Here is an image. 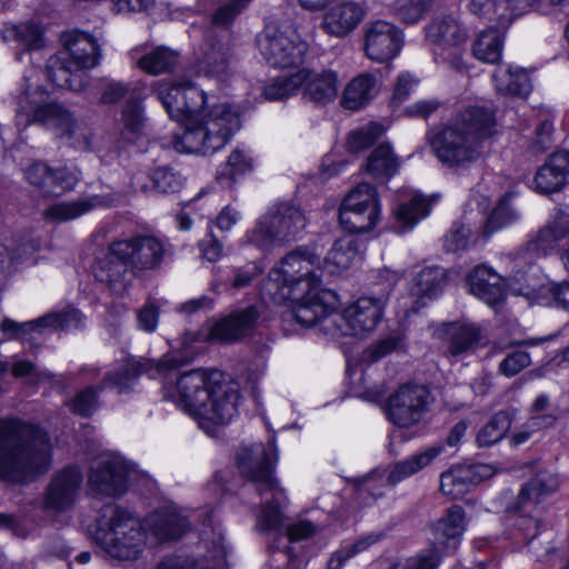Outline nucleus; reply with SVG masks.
<instances>
[{
	"label": "nucleus",
	"instance_id": "nucleus-1",
	"mask_svg": "<svg viewBox=\"0 0 569 569\" xmlns=\"http://www.w3.org/2000/svg\"><path fill=\"white\" fill-rule=\"evenodd\" d=\"M191 360V355L181 352H168L158 361L128 358L121 369L104 376L101 389L114 387L120 393L127 392L146 372L152 379L161 378L163 398L176 402L206 431L208 423H229L238 413L239 385L219 370L193 369L177 376Z\"/></svg>",
	"mask_w": 569,
	"mask_h": 569
},
{
	"label": "nucleus",
	"instance_id": "nucleus-2",
	"mask_svg": "<svg viewBox=\"0 0 569 569\" xmlns=\"http://www.w3.org/2000/svg\"><path fill=\"white\" fill-rule=\"evenodd\" d=\"M496 112L473 104L458 110L450 120L429 136L435 157L453 170H466L483 153V141L497 132Z\"/></svg>",
	"mask_w": 569,
	"mask_h": 569
},
{
	"label": "nucleus",
	"instance_id": "nucleus-3",
	"mask_svg": "<svg viewBox=\"0 0 569 569\" xmlns=\"http://www.w3.org/2000/svg\"><path fill=\"white\" fill-rule=\"evenodd\" d=\"M50 465L51 443L43 430L18 418H0V481L22 483Z\"/></svg>",
	"mask_w": 569,
	"mask_h": 569
},
{
	"label": "nucleus",
	"instance_id": "nucleus-4",
	"mask_svg": "<svg viewBox=\"0 0 569 569\" xmlns=\"http://www.w3.org/2000/svg\"><path fill=\"white\" fill-rule=\"evenodd\" d=\"M14 109V121L19 129L26 130L32 124L41 126L54 132L59 138L67 139L70 147L89 150L91 134L73 117V113L58 100L49 99V93L31 78L24 76L11 94Z\"/></svg>",
	"mask_w": 569,
	"mask_h": 569
},
{
	"label": "nucleus",
	"instance_id": "nucleus-5",
	"mask_svg": "<svg viewBox=\"0 0 569 569\" xmlns=\"http://www.w3.org/2000/svg\"><path fill=\"white\" fill-rule=\"evenodd\" d=\"M278 460L276 439L267 445L253 443L242 447L237 456L240 473L254 486L259 495L272 492V499L261 510L256 528L258 531L277 530L283 523L281 506L287 500L284 489L274 477Z\"/></svg>",
	"mask_w": 569,
	"mask_h": 569
},
{
	"label": "nucleus",
	"instance_id": "nucleus-6",
	"mask_svg": "<svg viewBox=\"0 0 569 569\" xmlns=\"http://www.w3.org/2000/svg\"><path fill=\"white\" fill-rule=\"evenodd\" d=\"M239 129V114L230 106H204L182 133L173 136L172 146L178 152L211 154L223 148Z\"/></svg>",
	"mask_w": 569,
	"mask_h": 569
},
{
	"label": "nucleus",
	"instance_id": "nucleus-7",
	"mask_svg": "<svg viewBox=\"0 0 569 569\" xmlns=\"http://www.w3.org/2000/svg\"><path fill=\"white\" fill-rule=\"evenodd\" d=\"M63 47L62 51L47 60V77L59 88L81 91L88 84L86 71L100 63L101 47L94 37L81 31L66 33Z\"/></svg>",
	"mask_w": 569,
	"mask_h": 569
},
{
	"label": "nucleus",
	"instance_id": "nucleus-8",
	"mask_svg": "<svg viewBox=\"0 0 569 569\" xmlns=\"http://www.w3.org/2000/svg\"><path fill=\"white\" fill-rule=\"evenodd\" d=\"M93 539L110 558L134 561L144 549L147 533L140 520L129 510L107 503L99 511Z\"/></svg>",
	"mask_w": 569,
	"mask_h": 569
},
{
	"label": "nucleus",
	"instance_id": "nucleus-9",
	"mask_svg": "<svg viewBox=\"0 0 569 569\" xmlns=\"http://www.w3.org/2000/svg\"><path fill=\"white\" fill-rule=\"evenodd\" d=\"M318 254L313 248L298 247L282 258L279 267L269 273L267 288L277 303L296 298V291L307 287L320 286V276L315 266Z\"/></svg>",
	"mask_w": 569,
	"mask_h": 569
},
{
	"label": "nucleus",
	"instance_id": "nucleus-10",
	"mask_svg": "<svg viewBox=\"0 0 569 569\" xmlns=\"http://www.w3.org/2000/svg\"><path fill=\"white\" fill-rule=\"evenodd\" d=\"M305 227L302 211L289 202H281L257 220L254 228L246 233V242L262 251H270L295 239Z\"/></svg>",
	"mask_w": 569,
	"mask_h": 569
},
{
	"label": "nucleus",
	"instance_id": "nucleus-11",
	"mask_svg": "<svg viewBox=\"0 0 569 569\" xmlns=\"http://www.w3.org/2000/svg\"><path fill=\"white\" fill-rule=\"evenodd\" d=\"M380 211L381 204L376 187L361 182L345 197L339 209V221L350 233L368 232L377 224Z\"/></svg>",
	"mask_w": 569,
	"mask_h": 569
},
{
	"label": "nucleus",
	"instance_id": "nucleus-12",
	"mask_svg": "<svg viewBox=\"0 0 569 569\" xmlns=\"http://www.w3.org/2000/svg\"><path fill=\"white\" fill-rule=\"evenodd\" d=\"M257 46L263 59L279 69L300 67L308 52V43L299 36H289L274 26H267L258 34Z\"/></svg>",
	"mask_w": 569,
	"mask_h": 569
},
{
	"label": "nucleus",
	"instance_id": "nucleus-13",
	"mask_svg": "<svg viewBox=\"0 0 569 569\" xmlns=\"http://www.w3.org/2000/svg\"><path fill=\"white\" fill-rule=\"evenodd\" d=\"M260 312L256 306H249L230 312L228 316L214 321L208 333L187 332L182 339L184 350L192 342L200 340L234 343L252 335L257 328Z\"/></svg>",
	"mask_w": 569,
	"mask_h": 569
},
{
	"label": "nucleus",
	"instance_id": "nucleus-14",
	"mask_svg": "<svg viewBox=\"0 0 569 569\" xmlns=\"http://www.w3.org/2000/svg\"><path fill=\"white\" fill-rule=\"evenodd\" d=\"M132 466L120 455L103 453L92 461L88 482L98 497H120L127 491Z\"/></svg>",
	"mask_w": 569,
	"mask_h": 569
},
{
	"label": "nucleus",
	"instance_id": "nucleus-15",
	"mask_svg": "<svg viewBox=\"0 0 569 569\" xmlns=\"http://www.w3.org/2000/svg\"><path fill=\"white\" fill-rule=\"evenodd\" d=\"M113 254L129 264L133 276H140L161 267L166 249L162 240L156 236L139 233L114 240Z\"/></svg>",
	"mask_w": 569,
	"mask_h": 569
},
{
	"label": "nucleus",
	"instance_id": "nucleus-16",
	"mask_svg": "<svg viewBox=\"0 0 569 569\" xmlns=\"http://www.w3.org/2000/svg\"><path fill=\"white\" fill-rule=\"evenodd\" d=\"M432 401V395L425 385L405 383L389 396L387 415L393 425L409 428L421 421Z\"/></svg>",
	"mask_w": 569,
	"mask_h": 569
},
{
	"label": "nucleus",
	"instance_id": "nucleus-17",
	"mask_svg": "<svg viewBox=\"0 0 569 569\" xmlns=\"http://www.w3.org/2000/svg\"><path fill=\"white\" fill-rule=\"evenodd\" d=\"M389 291L379 297H360L335 317V327L341 335L358 336L372 331L383 316Z\"/></svg>",
	"mask_w": 569,
	"mask_h": 569
},
{
	"label": "nucleus",
	"instance_id": "nucleus-18",
	"mask_svg": "<svg viewBox=\"0 0 569 569\" xmlns=\"http://www.w3.org/2000/svg\"><path fill=\"white\" fill-rule=\"evenodd\" d=\"M297 303L293 307V317L302 326L312 327L318 322H327L326 329L335 326L337 295L332 290L321 289L319 286L307 287L303 291H296Z\"/></svg>",
	"mask_w": 569,
	"mask_h": 569
},
{
	"label": "nucleus",
	"instance_id": "nucleus-19",
	"mask_svg": "<svg viewBox=\"0 0 569 569\" xmlns=\"http://www.w3.org/2000/svg\"><path fill=\"white\" fill-rule=\"evenodd\" d=\"M156 96L170 118L182 123L183 129L207 102L206 93L193 84L161 83Z\"/></svg>",
	"mask_w": 569,
	"mask_h": 569
},
{
	"label": "nucleus",
	"instance_id": "nucleus-20",
	"mask_svg": "<svg viewBox=\"0 0 569 569\" xmlns=\"http://www.w3.org/2000/svg\"><path fill=\"white\" fill-rule=\"evenodd\" d=\"M442 451L443 446L441 445L429 447L390 466L386 478L382 472L373 471L362 478L361 485L365 486V489L372 495L373 498H379L383 492L375 491L373 482L376 480L393 487L429 466Z\"/></svg>",
	"mask_w": 569,
	"mask_h": 569
},
{
	"label": "nucleus",
	"instance_id": "nucleus-21",
	"mask_svg": "<svg viewBox=\"0 0 569 569\" xmlns=\"http://www.w3.org/2000/svg\"><path fill=\"white\" fill-rule=\"evenodd\" d=\"M82 472L69 466L54 473L47 486L43 509L48 512H62L71 508L82 485Z\"/></svg>",
	"mask_w": 569,
	"mask_h": 569
},
{
	"label": "nucleus",
	"instance_id": "nucleus-22",
	"mask_svg": "<svg viewBox=\"0 0 569 569\" xmlns=\"http://www.w3.org/2000/svg\"><path fill=\"white\" fill-rule=\"evenodd\" d=\"M402 34L398 27L385 20L370 22L365 32V51L370 60L385 62L401 50Z\"/></svg>",
	"mask_w": 569,
	"mask_h": 569
},
{
	"label": "nucleus",
	"instance_id": "nucleus-23",
	"mask_svg": "<svg viewBox=\"0 0 569 569\" xmlns=\"http://www.w3.org/2000/svg\"><path fill=\"white\" fill-rule=\"evenodd\" d=\"M425 34L426 41L432 46L437 61L438 56L451 49H457L467 39L466 29L452 14L435 17L425 27Z\"/></svg>",
	"mask_w": 569,
	"mask_h": 569
},
{
	"label": "nucleus",
	"instance_id": "nucleus-24",
	"mask_svg": "<svg viewBox=\"0 0 569 569\" xmlns=\"http://www.w3.org/2000/svg\"><path fill=\"white\" fill-rule=\"evenodd\" d=\"M299 78L301 80L299 91H301L306 101L320 107L336 100L339 91V80L336 72L303 68L299 70Z\"/></svg>",
	"mask_w": 569,
	"mask_h": 569
},
{
	"label": "nucleus",
	"instance_id": "nucleus-25",
	"mask_svg": "<svg viewBox=\"0 0 569 569\" xmlns=\"http://www.w3.org/2000/svg\"><path fill=\"white\" fill-rule=\"evenodd\" d=\"M439 336L447 353L452 358H460L479 348L482 330L475 323L450 322L440 329Z\"/></svg>",
	"mask_w": 569,
	"mask_h": 569
},
{
	"label": "nucleus",
	"instance_id": "nucleus-26",
	"mask_svg": "<svg viewBox=\"0 0 569 569\" xmlns=\"http://www.w3.org/2000/svg\"><path fill=\"white\" fill-rule=\"evenodd\" d=\"M231 57L229 44L208 32L198 59V71L218 81H226L232 73Z\"/></svg>",
	"mask_w": 569,
	"mask_h": 569
},
{
	"label": "nucleus",
	"instance_id": "nucleus-27",
	"mask_svg": "<svg viewBox=\"0 0 569 569\" xmlns=\"http://www.w3.org/2000/svg\"><path fill=\"white\" fill-rule=\"evenodd\" d=\"M567 237H569V210L557 208L547 223L527 242V250L538 257L547 256Z\"/></svg>",
	"mask_w": 569,
	"mask_h": 569
},
{
	"label": "nucleus",
	"instance_id": "nucleus-28",
	"mask_svg": "<svg viewBox=\"0 0 569 569\" xmlns=\"http://www.w3.org/2000/svg\"><path fill=\"white\" fill-rule=\"evenodd\" d=\"M467 284L471 295L493 308L506 297L503 278L485 264L477 266L469 272Z\"/></svg>",
	"mask_w": 569,
	"mask_h": 569
},
{
	"label": "nucleus",
	"instance_id": "nucleus-29",
	"mask_svg": "<svg viewBox=\"0 0 569 569\" xmlns=\"http://www.w3.org/2000/svg\"><path fill=\"white\" fill-rule=\"evenodd\" d=\"M363 17L365 10L360 3L345 1L325 12L320 28L329 36L343 38L359 26Z\"/></svg>",
	"mask_w": 569,
	"mask_h": 569
},
{
	"label": "nucleus",
	"instance_id": "nucleus-30",
	"mask_svg": "<svg viewBox=\"0 0 569 569\" xmlns=\"http://www.w3.org/2000/svg\"><path fill=\"white\" fill-rule=\"evenodd\" d=\"M535 189L542 194L560 191L569 183V151L561 150L550 154L538 169Z\"/></svg>",
	"mask_w": 569,
	"mask_h": 569
},
{
	"label": "nucleus",
	"instance_id": "nucleus-31",
	"mask_svg": "<svg viewBox=\"0 0 569 569\" xmlns=\"http://www.w3.org/2000/svg\"><path fill=\"white\" fill-rule=\"evenodd\" d=\"M27 180L42 190L44 194H60L72 189L77 178L66 168L52 169L44 162L37 161L26 171Z\"/></svg>",
	"mask_w": 569,
	"mask_h": 569
},
{
	"label": "nucleus",
	"instance_id": "nucleus-32",
	"mask_svg": "<svg viewBox=\"0 0 569 569\" xmlns=\"http://www.w3.org/2000/svg\"><path fill=\"white\" fill-rule=\"evenodd\" d=\"M93 273L98 281L114 291L126 289L131 282V277H134L129 264L113 254V241L109 244L107 253L96 261Z\"/></svg>",
	"mask_w": 569,
	"mask_h": 569
},
{
	"label": "nucleus",
	"instance_id": "nucleus-33",
	"mask_svg": "<svg viewBox=\"0 0 569 569\" xmlns=\"http://www.w3.org/2000/svg\"><path fill=\"white\" fill-rule=\"evenodd\" d=\"M558 486L556 473L540 470L521 487L512 508L516 511H522L529 506L538 505L547 496L553 493Z\"/></svg>",
	"mask_w": 569,
	"mask_h": 569
},
{
	"label": "nucleus",
	"instance_id": "nucleus-34",
	"mask_svg": "<svg viewBox=\"0 0 569 569\" xmlns=\"http://www.w3.org/2000/svg\"><path fill=\"white\" fill-rule=\"evenodd\" d=\"M401 166L399 157L390 143H380L367 157L363 169L372 179L387 183L395 177Z\"/></svg>",
	"mask_w": 569,
	"mask_h": 569
},
{
	"label": "nucleus",
	"instance_id": "nucleus-35",
	"mask_svg": "<svg viewBox=\"0 0 569 569\" xmlns=\"http://www.w3.org/2000/svg\"><path fill=\"white\" fill-rule=\"evenodd\" d=\"M149 525L159 540H176L189 530V521L174 508H167L152 515Z\"/></svg>",
	"mask_w": 569,
	"mask_h": 569
},
{
	"label": "nucleus",
	"instance_id": "nucleus-36",
	"mask_svg": "<svg viewBox=\"0 0 569 569\" xmlns=\"http://www.w3.org/2000/svg\"><path fill=\"white\" fill-rule=\"evenodd\" d=\"M498 93L526 98L532 90L529 74L518 67L497 69L492 76Z\"/></svg>",
	"mask_w": 569,
	"mask_h": 569
},
{
	"label": "nucleus",
	"instance_id": "nucleus-37",
	"mask_svg": "<svg viewBox=\"0 0 569 569\" xmlns=\"http://www.w3.org/2000/svg\"><path fill=\"white\" fill-rule=\"evenodd\" d=\"M360 253V243L352 236H345L335 241L323 259V269L336 274L348 269Z\"/></svg>",
	"mask_w": 569,
	"mask_h": 569
},
{
	"label": "nucleus",
	"instance_id": "nucleus-38",
	"mask_svg": "<svg viewBox=\"0 0 569 569\" xmlns=\"http://www.w3.org/2000/svg\"><path fill=\"white\" fill-rule=\"evenodd\" d=\"M430 200L420 193H415L408 201H403L395 209L397 232L411 230L420 220L430 212Z\"/></svg>",
	"mask_w": 569,
	"mask_h": 569
},
{
	"label": "nucleus",
	"instance_id": "nucleus-39",
	"mask_svg": "<svg viewBox=\"0 0 569 569\" xmlns=\"http://www.w3.org/2000/svg\"><path fill=\"white\" fill-rule=\"evenodd\" d=\"M477 467L456 466L440 475V491L453 499H458L468 492L469 486L476 483Z\"/></svg>",
	"mask_w": 569,
	"mask_h": 569
},
{
	"label": "nucleus",
	"instance_id": "nucleus-40",
	"mask_svg": "<svg viewBox=\"0 0 569 569\" xmlns=\"http://www.w3.org/2000/svg\"><path fill=\"white\" fill-rule=\"evenodd\" d=\"M446 284V271L438 266L421 269L412 279L410 292L419 300L433 299Z\"/></svg>",
	"mask_w": 569,
	"mask_h": 569
},
{
	"label": "nucleus",
	"instance_id": "nucleus-41",
	"mask_svg": "<svg viewBox=\"0 0 569 569\" xmlns=\"http://www.w3.org/2000/svg\"><path fill=\"white\" fill-rule=\"evenodd\" d=\"M376 83V78L370 73L353 78L343 91L341 104L350 110L362 108L373 97Z\"/></svg>",
	"mask_w": 569,
	"mask_h": 569
},
{
	"label": "nucleus",
	"instance_id": "nucleus-42",
	"mask_svg": "<svg viewBox=\"0 0 569 569\" xmlns=\"http://www.w3.org/2000/svg\"><path fill=\"white\" fill-rule=\"evenodd\" d=\"M435 533L439 543L450 545L453 549L465 531V510L461 506L450 507L443 518L435 525Z\"/></svg>",
	"mask_w": 569,
	"mask_h": 569
},
{
	"label": "nucleus",
	"instance_id": "nucleus-43",
	"mask_svg": "<svg viewBox=\"0 0 569 569\" xmlns=\"http://www.w3.org/2000/svg\"><path fill=\"white\" fill-rule=\"evenodd\" d=\"M99 204V197L81 198L69 202H57L44 210V217L56 222H66L81 217Z\"/></svg>",
	"mask_w": 569,
	"mask_h": 569
},
{
	"label": "nucleus",
	"instance_id": "nucleus-44",
	"mask_svg": "<svg viewBox=\"0 0 569 569\" xmlns=\"http://www.w3.org/2000/svg\"><path fill=\"white\" fill-rule=\"evenodd\" d=\"M503 34L498 29L482 31L472 46L475 58L486 63H497L502 56Z\"/></svg>",
	"mask_w": 569,
	"mask_h": 569
},
{
	"label": "nucleus",
	"instance_id": "nucleus-45",
	"mask_svg": "<svg viewBox=\"0 0 569 569\" xmlns=\"http://www.w3.org/2000/svg\"><path fill=\"white\" fill-rule=\"evenodd\" d=\"M253 168L252 158L243 149H234L227 162L218 170L217 179L222 187L232 188L238 176H242Z\"/></svg>",
	"mask_w": 569,
	"mask_h": 569
},
{
	"label": "nucleus",
	"instance_id": "nucleus-46",
	"mask_svg": "<svg viewBox=\"0 0 569 569\" xmlns=\"http://www.w3.org/2000/svg\"><path fill=\"white\" fill-rule=\"evenodd\" d=\"M178 53L167 47H158L138 60V66L150 74L171 72L178 64Z\"/></svg>",
	"mask_w": 569,
	"mask_h": 569
},
{
	"label": "nucleus",
	"instance_id": "nucleus-47",
	"mask_svg": "<svg viewBox=\"0 0 569 569\" xmlns=\"http://www.w3.org/2000/svg\"><path fill=\"white\" fill-rule=\"evenodd\" d=\"M2 37L4 41L18 42L28 50L42 46V30L36 23L6 24Z\"/></svg>",
	"mask_w": 569,
	"mask_h": 569
},
{
	"label": "nucleus",
	"instance_id": "nucleus-48",
	"mask_svg": "<svg viewBox=\"0 0 569 569\" xmlns=\"http://www.w3.org/2000/svg\"><path fill=\"white\" fill-rule=\"evenodd\" d=\"M469 9L476 16L496 19L502 24L516 18L511 12V0H471Z\"/></svg>",
	"mask_w": 569,
	"mask_h": 569
},
{
	"label": "nucleus",
	"instance_id": "nucleus-49",
	"mask_svg": "<svg viewBox=\"0 0 569 569\" xmlns=\"http://www.w3.org/2000/svg\"><path fill=\"white\" fill-rule=\"evenodd\" d=\"M511 427V418L507 411H498L479 430L477 443L479 447H490L499 442Z\"/></svg>",
	"mask_w": 569,
	"mask_h": 569
},
{
	"label": "nucleus",
	"instance_id": "nucleus-50",
	"mask_svg": "<svg viewBox=\"0 0 569 569\" xmlns=\"http://www.w3.org/2000/svg\"><path fill=\"white\" fill-rule=\"evenodd\" d=\"M385 128L371 122L349 133L347 150L351 153H360L375 144L383 134Z\"/></svg>",
	"mask_w": 569,
	"mask_h": 569
},
{
	"label": "nucleus",
	"instance_id": "nucleus-51",
	"mask_svg": "<svg viewBox=\"0 0 569 569\" xmlns=\"http://www.w3.org/2000/svg\"><path fill=\"white\" fill-rule=\"evenodd\" d=\"M252 0H223L211 14L214 27L229 29Z\"/></svg>",
	"mask_w": 569,
	"mask_h": 569
},
{
	"label": "nucleus",
	"instance_id": "nucleus-52",
	"mask_svg": "<svg viewBox=\"0 0 569 569\" xmlns=\"http://www.w3.org/2000/svg\"><path fill=\"white\" fill-rule=\"evenodd\" d=\"M300 81L299 71L287 77H278L264 87L263 94L270 101L286 99L300 90Z\"/></svg>",
	"mask_w": 569,
	"mask_h": 569
},
{
	"label": "nucleus",
	"instance_id": "nucleus-53",
	"mask_svg": "<svg viewBox=\"0 0 569 569\" xmlns=\"http://www.w3.org/2000/svg\"><path fill=\"white\" fill-rule=\"evenodd\" d=\"M84 316L81 311L73 308H68L59 312L48 313L41 317V321L44 322L46 328L53 330H72L79 329L84 325Z\"/></svg>",
	"mask_w": 569,
	"mask_h": 569
},
{
	"label": "nucleus",
	"instance_id": "nucleus-54",
	"mask_svg": "<svg viewBox=\"0 0 569 569\" xmlns=\"http://www.w3.org/2000/svg\"><path fill=\"white\" fill-rule=\"evenodd\" d=\"M101 385L98 387H87L74 395L68 402L70 410L81 417H90L99 408L98 393L102 391Z\"/></svg>",
	"mask_w": 569,
	"mask_h": 569
},
{
	"label": "nucleus",
	"instance_id": "nucleus-55",
	"mask_svg": "<svg viewBox=\"0 0 569 569\" xmlns=\"http://www.w3.org/2000/svg\"><path fill=\"white\" fill-rule=\"evenodd\" d=\"M46 328L41 317L19 323L10 318H4L0 325L1 331L10 339L32 340L33 333H40L41 329Z\"/></svg>",
	"mask_w": 569,
	"mask_h": 569
},
{
	"label": "nucleus",
	"instance_id": "nucleus-56",
	"mask_svg": "<svg viewBox=\"0 0 569 569\" xmlns=\"http://www.w3.org/2000/svg\"><path fill=\"white\" fill-rule=\"evenodd\" d=\"M517 217L509 201L505 199L501 200L486 219L483 226L485 237H489L499 229L509 226Z\"/></svg>",
	"mask_w": 569,
	"mask_h": 569
},
{
	"label": "nucleus",
	"instance_id": "nucleus-57",
	"mask_svg": "<svg viewBox=\"0 0 569 569\" xmlns=\"http://www.w3.org/2000/svg\"><path fill=\"white\" fill-rule=\"evenodd\" d=\"M151 180L159 193L179 192L184 182L183 177L170 167L157 168L151 174Z\"/></svg>",
	"mask_w": 569,
	"mask_h": 569
},
{
	"label": "nucleus",
	"instance_id": "nucleus-58",
	"mask_svg": "<svg viewBox=\"0 0 569 569\" xmlns=\"http://www.w3.org/2000/svg\"><path fill=\"white\" fill-rule=\"evenodd\" d=\"M428 10L426 0H398L393 4L395 14L403 23H417Z\"/></svg>",
	"mask_w": 569,
	"mask_h": 569
},
{
	"label": "nucleus",
	"instance_id": "nucleus-59",
	"mask_svg": "<svg viewBox=\"0 0 569 569\" xmlns=\"http://www.w3.org/2000/svg\"><path fill=\"white\" fill-rule=\"evenodd\" d=\"M530 365L531 357L527 351L512 350L498 365V372L507 378H512Z\"/></svg>",
	"mask_w": 569,
	"mask_h": 569
},
{
	"label": "nucleus",
	"instance_id": "nucleus-60",
	"mask_svg": "<svg viewBox=\"0 0 569 569\" xmlns=\"http://www.w3.org/2000/svg\"><path fill=\"white\" fill-rule=\"evenodd\" d=\"M403 336L401 332H392L389 336L380 339L377 343L372 345L365 351V357L369 361H377L392 351L402 348Z\"/></svg>",
	"mask_w": 569,
	"mask_h": 569
},
{
	"label": "nucleus",
	"instance_id": "nucleus-61",
	"mask_svg": "<svg viewBox=\"0 0 569 569\" xmlns=\"http://www.w3.org/2000/svg\"><path fill=\"white\" fill-rule=\"evenodd\" d=\"M122 122L124 128L132 134H140L144 127L141 102L138 99L130 98L122 111Z\"/></svg>",
	"mask_w": 569,
	"mask_h": 569
},
{
	"label": "nucleus",
	"instance_id": "nucleus-62",
	"mask_svg": "<svg viewBox=\"0 0 569 569\" xmlns=\"http://www.w3.org/2000/svg\"><path fill=\"white\" fill-rule=\"evenodd\" d=\"M160 315V303L149 298L146 303L137 311L138 328L147 333L154 332L158 327Z\"/></svg>",
	"mask_w": 569,
	"mask_h": 569
},
{
	"label": "nucleus",
	"instance_id": "nucleus-63",
	"mask_svg": "<svg viewBox=\"0 0 569 569\" xmlns=\"http://www.w3.org/2000/svg\"><path fill=\"white\" fill-rule=\"evenodd\" d=\"M553 126L549 120H542L535 130V137L528 146V152L531 154H540L550 149L553 144Z\"/></svg>",
	"mask_w": 569,
	"mask_h": 569
},
{
	"label": "nucleus",
	"instance_id": "nucleus-64",
	"mask_svg": "<svg viewBox=\"0 0 569 569\" xmlns=\"http://www.w3.org/2000/svg\"><path fill=\"white\" fill-rule=\"evenodd\" d=\"M39 248L34 240L22 241L10 250L6 244L0 243V269L6 268L13 261H19L24 257L32 254Z\"/></svg>",
	"mask_w": 569,
	"mask_h": 569
}]
</instances>
